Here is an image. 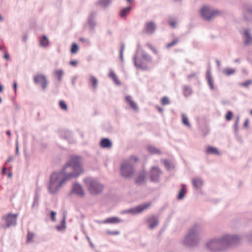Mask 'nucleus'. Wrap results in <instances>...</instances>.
Masks as SVG:
<instances>
[{"instance_id":"nucleus-55","label":"nucleus","mask_w":252,"mask_h":252,"mask_svg":"<svg viewBox=\"0 0 252 252\" xmlns=\"http://www.w3.org/2000/svg\"><path fill=\"white\" fill-rule=\"evenodd\" d=\"M13 88H14V92L16 93L17 92V84L16 82H14Z\"/></svg>"},{"instance_id":"nucleus-19","label":"nucleus","mask_w":252,"mask_h":252,"mask_svg":"<svg viewBox=\"0 0 252 252\" xmlns=\"http://www.w3.org/2000/svg\"><path fill=\"white\" fill-rule=\"evenodd\" d=\"M132 8L130 6H128L126 7H125L122 9L119 13L120 16L124 19L126 18L127 15L129 13L131 10Z\"/></svg>"},{"instance_id":"nucleus-23","label":"nucleus","mask_w":252,"mask_h":252,"mask_svg":"<svg viewBox=\"0 0 252 252\" xmlns=\"http://www.w3.org/2000/svg\"><path fill=\"white\" fill-rule=\"evenodd\" d=\"M162 163L164 164L166 169L168 171L172 170L174 168V164L167 159L162 160Z\"/></svg>"},{"instance_id":"nucleus-59","label":"nucleus","mask_w":252,"mask_h":252,"mask_svg":"<svg viewBox=\"0 0 252 252\" xmlns=\"http://www.w3.org/2000/svg\"><path fill=\"white\" fill-rule=\"evenodd\" d=\"M19 154V146H18V144L17 143L16 144V154L17 155H18Z\"/></svg>"},{"instance_id":"nucleus-21","label":"nucleus","mask_w":252,"mask_h":252,"mask_svg":"<svg viewBox=\"0 0 252 252\" xmlns=\"http://www.w3.org/2000/svg\"><path fill=\"white\" fill-rule=\"evenodd\" d=\"M112 145V142L108 138H104L101 139L100 141V146L102 148H109L111 147Z\"/></svg>"},{"instance_id":"nucleus-29","label":"nucleus","mask_w":252,"mask_h":252,"mask_svg":"<svg viewBox=\"0 0 252 252\" xmlns=\"http://www.w3.org/2000/svg\"><path fill=\"white\" fill-rule=\"evenodd\" d=\"M64 134H61V137L63 139H65L70 142V140L71 138L72 133L69 131H65Z\"/></svg>"},{"instance_id":"nucleus-58","label":"nucleus","mask_w":252,"mask_h":252,"mask_svg":"<svg viewBox=\"0 0 252 252\" xmlns=\"http://www.w3.org/2000/svg\"><path fill=\"white\" fill-rule=\"evenodd\" d=\"M188 90V86H185L184 87V94H185V95L186 96H187V93Z\"/></svg>"},{"instance_id":"nucleus-13","label":"nucleus","mask_w":252,"mask_h":252,"mask_svg":"<svg viewBox=\"0 0 252 252\" xmlns=\"http://www.w3.org/2000/svg\"><path fill=\"white\" fill-rule=\"evenodd\" d=\"M96 16V12L94 11H91L88 16L87 22L90 28L94 30L96 22L94 20V18Z\"/></svg>"},{"instance_id":"nucleus-36","label":"nucleus","mask_w":252,"mask_h":252,"mask_svg":"<svg viewBox=\"0 0 252 252\" xmlns=\"http://www.w3.org/2000/svg\"><path fill=\"white\" fill-rule=\"evenodd\" d=\"M186 192V189L185 188V186L183 185L182 188L180 190L179 194L177 196V198L179 200H181L184 198Z\"/></svg>"},{"instance_id":"nucleus-6","label":"nucleus","mask_w":252,"mask_h":252,"mask_svg":"<svg viewBox=\"0 0 252 252\" xmlns=\"http://www.w3.org/2000/svg\"><path fill=\"white\" fill-rule=\"evenodd\" d=\"M151 205V202H147L145 203L141 204L139 205H138L135 207L131 208L123 211L122 213H130L132 215H136L138 214H140L143 212L145 210L148 208Z\"/></svg>"},{"instance_id":"nucleus-53","label":"nucleus","mask_w":252,"mask_h":252,"mask_svg":"<svg viewBox=\"0 0 252 252\" xmlns=\"http://www.w3.org/2000/svg\"><path fill=\"white\" fill-rule=\"evenodd\" d=\"M112 79L115 82V83H116L117 84L119 85L120 84V82L118 80V78L116 76H115V78H112Z\"/></svg>"},{"instance_id":"nucleus-25","label":"nucleus","mask_w":252,"mask_h":252,"mask_svg":"<svg viewBox=\"0 0 252 252\" xmlns=\"http://www.w3.org/2000/svg\"><path fill=\"white\" fill-rule=\"evenodd\" d=\"M192 183L193 187L196 189H199L203 185L202 181L198 178L193 179L192 180Z\"/></svg>"},{"instance_id":"nucleus-61","label":"nucleus","mask_w":252,"mask_h":252,"mask_svg":"<svg viewBox=\"0 0 252 252\" xmlns=\"http://www.w3.org/2000/svg\"><path fill=\"white\" fill-rule=\"evenodd\" d=\"M146 46H147V47H148V48H149L150 49H151H151H152V48H153V47H154V46H152L150 43H147L146 44Z\"/></svg>"},{"instance_id":"nucleus-4","label":"nucleus","mask_w":252,"mask_h":252,"mask_svg":"<svg viewBox=\"0 0 252 252\" xmlns=\"http://www.w3.org/2000/svg\"><path fill=\"white\" fill-rule=\"evenodd\" d=\"M135 170L133 165L130 161L126 160L121 165L120 173L122 177L128 179L131 178L134 174Z\"/></svg>"},{"instance_id":"nucleus-24","label":"nucleus","mask_w":252,"mask_h":252,"mask_svg":"<svg viewBox=\"0 0 252 252\" xmlns=\"http://www.w3.org/2000/svg\"><path fill=\"white\" fill-rule=\"evenodd\" d=\"M245 37V42L246 44H250L252 42V37L250 35V31L248 30H245L244 32Z\"/></svg>"},{"instance_id":"nucleus-9","label":"nucleus","mask_w":252,"mask_h":252,"mask_svg":"<svg viewBox=\"0 0 252 252\" xmlns=\"http://www.w3.org/2000/svg\"><path fill=\"white\" fill-rule=\"evenodd\" d=\"M157 30V25L154 21L146 22L144 24L143 32L147 35L153 34Z\"/></svg>"},{"instance_id":"nucleus-27","label":"nucleus","mask_w":252,"mask_h":252,"mask_svg":"<svg viewBox=\"0 0 252 252\" xmlns=\"http://www.w3.org/2000/svg\"><path fill=\"white\" fill-rule=\"evenodd\" d=\"M147 150L149 152L152 154H160V151L153 146H149L147 147Z\"/></svg>"},{"instance_id":"nucleus-16","label":"nucleus","mask_w":252,"mask_h":252,"mask_svg":"<svg viewBox=\"0 0 252 252\" xmlns=\"http://www.w3.org/2000/svg\"><path fill=\"white\" fill-rule=\"evenodd\" d=\"M40 199V194L39 191L38 189H36L35 191V193L33 197V201L32 206V208H37L39 206V201Z\"/></svg>"},{"instance_id":"nucleus-63","label":"nucleus","mask_w":252,"mask_h":252,"mask_svg":"<svg viewBox=\"0 0 252 252\" xmlns=\"http://www.w3.org/2000/svg\"><path fill=\"white\" fill-rule=\"evenodd\" d=\"M6 168L4 167L2 169V174L4 175L6 173Z\"/></svg>"},{"instance_id":"nucleus-31","label":"nucleus","mask_w":252,"mask_h":252,"mask_svg":"<svg viewBox=\"0 0 252 252\" xmlns=\"http://www.w3.org/2000/svg\"><path fill=\"white\" fill-rule=\"evenodd\" d=\"M206 152L207 153H210L216 155H219L220 152L217 148L211 146L208 147L206 148Z\"/></svg>"},{"instance_id":"nucleus-20","label":"nucleus","mask_w":252,"mask_h":252,"mask_svg":"<svg viewBox=\"0 0 252 252\" xmlns=\"http://www.w3.org/2000/svg\"><path fill=\"white\" fill-rule=\"evenodd\" d=\"M88 82L90 85L92 87V88L95 90L97 87L98 81L97 79L93 75H90L89 78L88 79Z\"/></svg>"},{"instance_id":"nucleus-52","label":"nucleus","mask_w":252,"mask_h":252,"mask_svg":"<svg viewBox=\"0 0 252 252\" xmlns=\"http://www.w3.org/2000/svg\"><path fill=\"white\" fill-rule=\"evenodd\" d=\"M109 77H111L112 79L113 78H115L116 75L115 73L113 71H111L109 74Z\"/></svg>"},{"instance_id":"nucleus-17","label":"nucleus","mask_w":252,"mask_h":252,"mask_svg":"<svg viewBox=\"0 0 252 252\" xmlns=\"http://www.w3.org/2000/svg\"><path fill=\"white\" fill-rule=\"evenodd\" d=\"M126 101L128 103L130 107L135 111L138 110V107L135 102L132 100L131 96L126 95L125 97Z\"/></svg>"},{"instance_id":"nucleus-43","label":"nucleus","mask_w":252,"mask_h":252,"mask_svg":"<svg viewBox=\"0 0 252 252\" xmlns=\"http://www.w3.org/2000/svg\"><path fill=\"white\" fill-rule=\"evenodd\" d=\"M161 102L162 105H167L170 103V100L167 96H164L162 98Z\"/></svg>"},{"instance_id":"nucleus-48","label":"nucleus","mask_w":252,"mask_h":252,"mask_svg":"<svg viewBox=\"0 0 252 252\" xmlns=\"http://www.w3.org/2000/svg\"><path fill=\"white\" fill-rule=\"evenodd\" d=\"M86 239H87V240L88 241V242H89V243L90 244V246L92 248H94V244L91 241L90 237H89V236L87 234H86Z\"/></svg>"},{"instance_id":"nucleus-44","label":"nucleus","mask_w":252,"mask_h":252,"mask_svg":"<svg viewBox=\"0 0 252 252\" xmlns=\"http://www.w3.org/2000/svg\"><path fill=\"white\" fill-rule=\"evenodd\" d=\"M178 42V40L177 39H175L173 40L170 43H168L166 45V48H171V47H172V46H174L175 45H176V44H177Z\"/></svg>"},{"instance_id":"nucleus-2","label":"nucleus","mask_w":252,"mask_h":252,"mask_svg":"<svg viewBox=\"0 0 252 252\" xmlns=\"http://www.w3.org/2000/svg\"><path fill=\"white\" fill-rule=\"evenodd\" d=\"M238 238L235 236H225L220 240H213L207 243V247L212 251H219L222 249L223 246H228L234 244Z\"/></svg>"},{"instance_id":"nucleus-8","label":"nucleus","mask_w":252,"mask_h":252,"mask_svg":"<svg viewBox=\"0 0 252 252\" xmlns=\"http://www.w3.org/2000/svg\"><path fill=\"white\" fill-rule=\"evenodd\" d=\"M162 174V171L157 166H153L150 171V180L152 182L158 183Z\"/></svg>"},{"instance_id":"nucleus-42","label":"nucleus","mask_w":252,"mask_h":252,"mask_svg":"<svg viewBox=\"0 0 252 252\" xmlns=\"http://www.w3.org/2000/svg\"><path fill=\"white\" fill-rule=\"evenodd\" d=\"M182 122L186 126H189V122L188 121V118L185 114L182 115Z\"/></svg>"},{"instance_id":"nucleus-35","label":"nucleus","mask_w":252,"mask_h":252,"mask_svg":"<svg viewBox=\"0 0 252 252\" xmlns=\"http://www.w3.org/2000/svg\"><path fill=\"white\" fill-rule=\"evenodd\" d=\"M65 227V217H63V219L61 221V224L56 226V229L58 231H60L64 229Z\"/></svg>"},{"instance_id":"nucleus-33","label":"nucleus","mask_w":252,"mask_h":252,"mask_svg":"<svg viewBox=\"0 0 252 252\" xmlns=\"http://www.w3.org/2000/svg\"><path fill=\"white\" fill-rule=\"evenodd\" d=\"M49 41L46 35H43L40 39V44L41 46L46 47L48 45Z\"/></svg>"},{"instance_id":"nucleus-38","label":"nucleus","mask_w":252,"mask_h":252,"mask_svg":"<svg viewBox=\"0 0 252 252\" xmlns=\"http://www.w3.org/2000/svg\"><path fill=\"white\" fill-rule=\"evenodd\" d=\"M125 45L124 43H121V47L120 50V58L121 61L123 62L124 61L123 52L125 50Z\"/></svg>"},{"instance_id":"nucleus-28","label":"nucleus","mask_w":252,"mask_h":252,"mask_svg":"<svg viewBox=\"0 0 252 252\" xmlns=\"http://www.w3.org/2000/svg\"><path fill=\"white\" fill-rule=\"evenodd\" d=\"M54 74L57 77L58 80L59 82L62 80L64 72L63 69H57L54 71Z\"/></svg>"},{"instance_id":"nucleus-40","label":"nucleus","mask_w":252,"mask_h":252,"mask_svg":"<svg viewBox=\"0 0 252 252\" xmlns=\"http://www.w3.org/2000/svg\"><path fill=\"white\" fill-rule=\"evenodd\" d=\"M59 105L60 108L63 111H67V106L65 102L63 100H60L59 102Z\"/></svg>"},{"instance_id":"nucleus-50","label":"nucleus","mask_w":252,"mask_h":252,"mask_svg":"<svg viewBox=\"0 0 252 252\" xmlns=\"http://www.w3.org/2000/svg\"><path fill=\"white\" fill-rule=\"evenodd\" d=\"M56 212H55V211H52L51 212V214H50V215H51V219L53 220V221H55V216H56Z\"/></svg>"},{"instance_id":"nucleus-39","label":"nucleus","mask_w":252,"mask_h":252,"mask_svg":"<svg viewBox=\"0 0 252 252\" xmlns=\"http://www.w3.org/2000/svg\"><path fill=\"white\" fill-rule=\"evenodd\" d=\"M168 24L173 28H176L177 27V21L176 19H171L168 20Z\"/></svg>"},{"instance_id":"nucleus-18","label":"nucleus","mask_w":252,"mask_h":252,"mask_svg":"<svg viewBox=\"0 0 252 252\" xmlns=\"http://www.w3.org/2000/svg\"><path fill=\"white\" fill-rule=\"evenodd\" d=\"M123 220L120 219L119 218L117 217H113L108 218L105 220H104V223H110V224H118L121 222H122Z\"/></svg>"},{"instance_id":"nucleus-51","label":"nucleus","mask_w":252,"mask_h":252,"mask_svg":"<svg viewBox=\"0 0 252 252\" xmlns=\"http://www.w3.org/2000/svg\"><path fill=\"white\" fill-rule=\"evenodd\" d=\"M77 79V76H73L71 79V84H72V86L74 87L75 86L76 81Z\"/></svg>"},{"instance_id":"nucleus-10","label":"nucleus","mask_w":252,"mask_h":252,"mask_svg":"<svg viewBox=\"0 0 252 252\" xmlns=\"http://www.w3.org/2000/svg\"><path fill=\"white\" fill-rule=\"evenodd\" d=\"M33 82L35 84H40L42 88L45 90L48 84V80L44 74H38L34 76Z\"/></svg>"},{"instance_id":"nucleus-49","label":"nucleus","mask_w":252,"mask_h":252,"mask_svg":"<svg viewBox=\"0 0 252 252\" xmlns=\"http://www.w3.org/2000/svg\"><path fill=\"white\" fill-rule=\"evenodd\" d=\"M252 83V81H250V80H249V81H246L245 82L241 83L240 85L241 86H242L248 87V86H249Z\"/></svg>"},{"instance_id":"nucleus-34","label":"nucleus","mask_w":252,"mask_h":252,"mask_svg":"<svg viewBox=\"0 0 252 252\" xmlns=\"http://www.w3.org/2000/svg\"><path fill=\"white\" fill-rule=\"evenodd\" d=\"M182 244L183 246L189 248V232L187 233L183 239Z\"/></svg>"},{"instance_id":"nucleus-37","label":"nucleus","mask_w":252,"mask_h":252,"mask_svg":"<svg viewBox=\"0 0 252 252\" xmlns=\"http://www.w3.org/2000/svg\"><path fill=\"white\" fill-rule=\"evenodd\" d=\"M235 72V69L231 68H226L223 70V73L227 76L231 75Z\"/></svg>"},{"instance_id":"nucleus-1","label":"nucleus","mask_w":252,"mask_h":252,"mask_svg":"<svg viewBox=\"0 0 252 252\" xmlns=\"http://www.w3.org/2000/svg\"><path fill=\"white\" fill-rule=\"evenodd\" d=\"M83 172L81 157L71 156L69 161L60 171L54 172L50 175L48 184L49 192L52 194H56L66 182L72 178H77Z\"/></svg>"},{"instance_id":"nucleus-46","label":"nucleus","mask_w":252,"mask_h":252,"mask_svg":"<svg viewBox=\"0 0 252 252\" xmlns=\"http://www.w3.org/2000/svg\"><path fill=\"white\" fill-rule=\"evenodd\" d=\"M245 17L248 20L252 19V11L249 10L245 14Z\"/></svg>"},{"instance_id":"nucleus-22","label":"nucleus","mask_w":252,"mask_h":252,"mask_svg":"<svg viewBox=\"0 0 252 252\" xmlns=\"http://www.w3.org/2000/svg\"><path fill=\"white\" fill-rule=\"evenodd\" d=\"M112 0H99L95 2L96 5H101L103 8L107 7L112 2Z\"/></svg>"},{"instance_id":"nucleus-14","label":"nucleus","mask_w":252,"mask_h":252,"mask_svg":"<svg viewBox=\"0 0 252 252\" xmlns=\"http://www.w3.org/2000/svg\"><path fill=\"white\" fill-rule=\"evenodd\" d=\"M147 222L148 224L149 228L153 229L158 225V220L156 217H152L147 219Z\"/></svg>"},{"instance_id":"nucleus-56","label":"nucleus","mask_w":252,"mask_h":252,"mask_svg":"<svg viewBox=\"0 0 252 252\" xmlns=\"http://www.w3.org/2000/svg\"><path fill=\"white\" fill-rule=\"evenodd\" d=\"M13 160V158L12 157H9L6 160V162H5V164L8 163V162H11V161Z\"/></svg>"},{"instance_id":"nucleus-62","label":"nucleus","mask_w":252,"mask_h":252,"mask_svg":"<svg viewBox=\"0 0 252 252\" xmlns=\"http://www.w3.org/2000/svg\"><path fill=\"white\" fill-rule=\"evenodd\" d=\"M80 41H82V42H88V41H89V40L88 39L84 38H82V37L80 38Z\"/></svg>"},{"instance_id":"nucleus-64","label":"nucleus","mask_w":252,"mask_h":252,"mask_svg":"<svg viewBox=\"0 0 252 252\" xmlns=\"http://www.w3.org/2000/svg\"><path fill=\"white\" fill-rule=\"evenodd\" d=\"M130 160H134L135 161H137L138 158H136L135 157H131L130 158Z\"/></svg>"},{"instance_id":"nucleus-7","label":"nucleus","mask_w":252,"mask_h":252,"mask_svg":"<svg viewBox=\"0 0 252 252\" xmlns=\"http://www.w3.org/2000/svg\"><path fill=\"white\" fill-rule=\"evenodd\" d=\"M201 14L205 19L209 20L212 18L219 15L220 12L218 10H210L209 7L204 6L201 9Z\"/></svg>"},{"instance_id":"nucleus-12","label":"nucleus","mask_w":252,"mask_h":252,"mask_svg":"<svg viewBox=\"0 0 252 252\" xmlns=\"http://www.w3.org/2000/svg\"><path fill=\"white\" fill-rule=\"evenodd\" d=\"M133 61L136 68H140L143 70L148 69L147 65L144 63L140 59H137L136 54L133 57Z\"/></svg>"},{"instance_id":"nucleus-32","label":"nucleus","mask_w":252,"mask_h":252,"mask_svg":"<svg viewBox=\"0 0 252 252\" xmlns=\"http://www.w3.org/2000/svg\"><path fill=\"white\" fill-rule=\"evenodd\" d=\"M142 58L148 63H152L153 59L152 57L146 52H143L141 55Z\"/></svg>"},{"instance_id":"nucleus-30","label":"nucleus","mask_w":252,"mask_h":252,"mask_svg":"<svg viewBox=\"0 0 252 252\" xmlns=\"http://www.w3.org/2000/svg\"><path fill=\"white\" fill-rule=\"evenodd\" d=\"M34 236L35 234L33 232H31L30 230H28V234L27 236L26 243L29 244L32 242Z\"/></svg>"},{"instance_id":"nucleus-47","label":"nucleus","mask_w":252,"mask_h":252,"mask_svg":"<svg viewBox=\"0 0 252 252\" xmlns=\"http://www.w3.org/2000/svg\"><path fill=\"white\" fill-rule=\"evenodd\" d=\"M107 233L112 235H117L120 234V232L119 231H107Z\"/></svg>"},{"instance_id":"nucleus-3","label":"nucleus","mask_w":252,"mask_h":252,"mask_svg":"<svg viewBox=\"0 0 252 252\" xmlns=\"http://www.w3.org/2000/svg\"><path fill=\"white\" fill-rule=\"evenodd\" d=\"M84 182L89 192L92 195L100 194L103 190L104 185L92 177L84 179Z\"/></svg>"},{"instance_id":"nucleus-5","label":"nucleus","mask_w":252,"mask_h":252,"mask_svg":"<svg viewBox=\"0 0 252 252\" xmlns=\"http://www.w3.org/2000/svg\"><path fill=\"white\" fill-rule=\"evenodd\" d=\"M18 216V214H13L11 213L3 216L2 220L5 222V224L2 225L1 227L5 229L12 226H15L17 224Z\"/></svg>"},{"instance_id":"nucleus-41","label":"nucleus","mask_w":252,"mask_h":252,"mask_svg":"<svg viewBox=\"0 0 252 252\" xmlns=\"http://www.w3.org/2000/svg\"><path fill=\"white\" fill-rule=\"evenodd\" d=\"M79 49L78 45L76 43H73L72 45L70 51L72 53H76Z\"/></svg>"},{"instance_id":"nucleus-54","label":"nucleus","mask_w":252,"mask_h":252,"mask_svg":"<svg viewBox=\"0 0 252 252\" xmlns=\"http://www.w3.org/2000/svg\"><path fill=\"white\" fill-rule=\"evenodd\" d=\"M70 64L72 65H73V66H76L77 64V62L76 61H71L70 62Z\"/></svg>"},{"instance_id":"nucleus-15","label":"nucleus","mask_w":252,"mask_h":252,"mask_svg":"<svg viewBox=\"0 0 252 252\" xmlns=\"http://www.w3.org/2000/svg\"><path fill=\"white\" fill-rule=\"evenodd\" d=\"M146 174L145 171H142L135 179V183L138 185H143L145 181Z\"/></svg>"},{"instance_id":"nucleus-57","label":"nucleus","mask_w":252,"mask_h":252,"mask_svg":"<svg viewBox=\"0 0 252 252\" xmlns=\"http://www.w3.org/2000/svg\"><path fill=\"white\" fill-rule=\"evenodd\" d=\"M151 50L153 51V52L155 54H156V55H158V52L157 50L154 47H153V48H152Z\"/></svg>"},{"instance_id":"nucleus-26","label":"nucleus","mask_w":252,"mask_h":252,"mask_svg":"<svg viewBox=\"0 0 252 252\" xmlns=\"http://www.w3.org/2000/svg\"><path fill=\"white\" fill-rule=\"evenodd\" d=\"M206 77L210 89L211 90L214 89L213 80L212 79L211 72L209 71H207V72Z\"/></svg>"},{"instance_id":"nucleus-11","label":"nucleus","mask_w":252,"mask_h":252,"mask_svg":"<svg viewBox=\"0 0 252 252\" xmlns=\"http://www.w3.org/2000/svg\"><path fill=\"white\" fill-rule=\"evenodd\" d=\"M71 193H75L80 197H83L85 195V192L82 186L77 182L74 183L73 184Z\"/></svg>"},{"instance_id":"nucleus-60","label":"nucleus","mask_w":252,"mask_h":252,"mask_svg":"<svg viewBox=\"0 0 252 252\" xmlns=\"http://www.w3.org/2000/svg\"><path fill=\"white\" fill-rule=\"evenodd\" d=\"M4 58L7 60H8L10 59V56L8 54L6 53V54H5L4 55Z\"/></svg>"},{"instance_id":"nucleus-45","label":"nucleus","mask_w":252,"mask_h":252,"mask_svg":"<svg viewBox=\"0 0 252 252\" xmlns=\"http://www.w3.org/2000/svg\"><path fill=\"white\" fill-rule=\"evenodd\" d=\"M233 116V113L231 111H228L225 116V119L227 121H230L232 119Z\"/></svg>"}]
</instances>
